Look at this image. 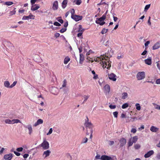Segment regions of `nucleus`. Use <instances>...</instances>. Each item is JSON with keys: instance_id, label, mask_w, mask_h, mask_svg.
<instances>
[{"instance_id": "a878e982", "label": "nucleus", "mask_w": 160, "mask_h": 160, "mask_svg": "<svg viewBox=\"0 0 160 160\" xmlns=\"http://www.w3.org/2000/svg\"><path fill=\"white\" fill-rule=\"evenodd\" d=\"M70 58L68 57H66L64 59V63L65 64H67L70 61Z\"/></svg>"}, {"instance_id": "5701e85b", "label": "nucleus", "mask_w": 160, "mask_h": 160, "mask_svg": "<svg viewBox=\"0 0 160 160\" xmlns=\"http://www.w3.org/2000/svg\"><path fill=\"white\" fill-rule=\"evenodd\" d=\"M106 18L105 14H103L101 17L99 18H97L96 19L98 20H97L98 21L102 22Z\"/></svg>"}, {"instance_id": "603ef678", "label": "nucleus", "mask_w": 160, "mask_h": 160, "mask_svg": "<svg viewBox=\"0 0 160 160\" xmlns=\"http://www.w3.org/2000/svg\"><path fill=\"white\" fill-rule=\"evenodd\" d=\"M137 130L136 128H132V129L131 132L133 133H135L136 132Z\"/></svg>"}, {"instance_id": "9d476101", "label": "nucleus", "mask_w": 160, "mask_h": 160, "mask_svg": "<svg viewBox=\"0 0 160 160\" xmlns=\"http://www.w3.org/2000/svg\"><path fill=\"white\" fill-rule=\"evenodd\" d=\"M119 142L120 147H122L126 144V140L124 138H122L119 140Z\"/></svg>"}, {"instance_id": "052dcab7", "label": "nucleus", "mask_w": 160, "mask_h": 160, "mask_svg": "<svg viewBox=\"0 0 160 160\" xmlns=\"http://www.w3.org/2000/svg\"><path fill=\"white\" fill-rule=\"evenodd\" d=\"M14 153L18 156H19L20 155V153L16 151H13Z\"/></svg>"}, {"instance_id": "864d4df0", "label": "nucleus", "mask_w": 160, "mask_h": 160, "mask_svg": "<svg viewBox=\"0 0 160 160\" xmlns=\"http://www.w3.org/2000/svg\"><path fill=\"white\" fill-rule=\"evenodd\" d=\"M53 24L55 26H59L61 25L60 23H59V22H55Z\"/></svg>"}, {"instance_id": "bb28decb", "label": "nucleus", "mask_w": 160, "mask_h": 160, "mask_svg": "<svg viewBox=\"0 0 160 160\" xmlns=\"http://www.w3.org/2000/svg\"><path fill=\"white\" fill-rule=\"evenodd\" d=\"M84 60V56L83 54H80V61L79 63H82Z\"/></svg>"}, {"instance_id": "7ed1b4c3", "label": "nucleus", "mask_w": 160, "mask_h": 160, "mask_svg": "<svg viewBox=\"0 0 160 160\" xmlns=\"http://www.w3.org/2000/svg\"><path fill=\"white\" fill-rule=\"evenodd\" d=\"M43 150H47L49 148V143L45 138H44L42 142L40 145Z\"/></svg>"}, {"instance_id": "de8ad7c7", "label": "nucleus", "mask_w": 160, "mask_h": 160, "mask_svg": "<svg viewBox=\"0 0 160 160\" xmlns=\"http://www.w3.org/2000/svg\"><path fill=\"white\" fill-rule=\"evenodd\" d=\"M78 48L79 49V52L81 53L82 52V44H81L80 46L78 47Z\"/></svg>"}, {"instance_id": "6ab92c4d", "label": "nucleus", "mask_w": 160, "mask_h": 160, "mask_svg": "<svg viewBox=\"0 0 160 160\" xmlns=\"http://www.w3.org/2000/svg\"><path fill=\"white\" fill-rule=\"evenodd\" d=\"M158 128L156 127H155L152 126H151L150 128V130L153 132H156L158 130Z\"/></svg>"}, {"instance_id": "bf43d9fd", "label": "nucleus", "mask_w": 160, "mask_h": 160, "mask_svg": "<svg viewBox=\"0 0 160 160\" xmlns=\"http://www.w3.org/2000/svg\"><path fill=\"white\" fill-rule=\"evenodd\" d=\"M103 4H107L108 5H108L105 2H102V1H101L99 3H98L97 5H98L99 6Z\"/></svg>"}, {"instance_id": "4468645a", "label": "nucleus", "mask_w": 160, "mask_h": 160, "mask_svg": "<svg viewBox=\"0 0 160 160\" xmlns=\"http://www.w3.org/2000/svg\"><path fill=\"white\" fill-rule=\"evenodd\" d=\"M51 153V152L49 150H48L44 151L43 154V156H45L44 158H45L48 157L50 154Z\"/></svg>"}, {"instance_id": "58836bf2", "label": "nucleus", "mask_w": 160, "mask_h": 160, "mask_svg": "<svg viewBox=\"0 0 160 160\" xmlns=\"http://www.w3.org/2000/svg\"><path fill=\"white\" fill-rule=\"evenodd\" d=\"M16 8H15L14 9H15ZM16 11L15 10H14L12 11H10V12L9 13V14L10 16H12L13 15H14L16 13Z\"/></svg>"}, {"instance_id": "dca6fc26", "label": "nucleus", "mask_w": 160, "mask_h": 160, "mask_svg": "<svg viewBox=\"0 0 160 160\" xmlns=\"http://www.w3.org/2000/svg\"><path fill=\"white\" fill-rule=\"evenodd\" d=\"M43 123V120L41 119H39L37 121V122L35 123L33 126L34 127H36L39 124H42Z\"/></svg>"}, {"instance_id": "f03ea898", "label": "nucleus", "mask_w": 160, "mask_h": 160, "mask_svg": "<svg viewBox=\"0 0 160 160\" xmlns=\"http://www.w3.org/2000/svg\"><path fill=\"white\" fill-rule=\"evenodd\" d=\"M87 120L86 121L84 124V125L86 127V128H88L91 129L90 130V138H92V135L93 130L92 128L93 127V124L91 122H88V118L87 117Z\"/></svg>"}, {"instance_id": "1a4fd4ad", "label": "nucleus", "mask_w": 160, "mask_h": 160, "mask_svg": "<svg viewBox=\"0 0 160 160\" xmlns=\"http://www.w3.org/2000/svg\"><path fill=\"white\" fill-rule=\"evenodd\" d=\"M34 17V16L33 15H32L31 14H30L28 16H23V17L22 18V19L23 20H28L29 19H34V18H32V17Z\"/></svg>"}, {"instance_id": "393cba45", "label": "nucleus", "mask_w": 160, "mask_h": 160, "mask_svg": "<svg viewBox=\"0 0 160 160\" xmlns=\"http://www.w3.org/2000/svg\"><path fill=\"white\" fill-rule=\"evenodd\" d=\"M128 96V94L127 93L124 92L122 94V99H125Z\"/></svg>"}, {"instance_id": "a19ab883", "label": "nucleus", "mask_w": 160, "mask_h": 160, "mask_svg": "<svg viewBox=\"0 0 160 160\" xmlns=\"http://www.w3.org/2000/svg\"><path fill=\"white\" fill-rule=\"evenodd\" d=\"M133 143L134 142L132 140V139H129L128 143V146H132Z\"/></svg>"}, {"instance_id": "69168bd1", "label": "nucleus", "mask_w": 160, "mask_h": 160, "mask_svg": "<svg viewBox=\"0 0 160 160\" xmlns=\"http://www.w3.org/2000/svg\"><path fill=\"white\" fill-rule=\"evenodd\" d=\"M144 128V126L143 125H142L141 126L138 128V130L139 131H141L142 129H143Z\"/></svg>"}, {"instance_id": "8fccbe9b", "label": "nucleus", "mask_w": 160, "mask_h": 160, "mask_svg": "<svg viewBox=\"0 0 160 160\" xmlns=\"http://www.w3.org/2000/svg\"><path fill=\"white\" fill-rule=\"evenodd\" d=\"M52 132V128H50L47 134V135H48L51 134Z\"/></svg>"}, {"instance_id": "680f3d73", "label": "nucleus", "mask_w": 160, "mask_h": 160, "mask_svg": "<svg viewBox=\"0 0 160 160\" xmlns=\"http://www.w3.org/2000/svg\"><path fill=\"white\" fill-rule=\"evenodd\" d=\"M109 144L110 146H112L114 144V142L112 141H109Z\"/></svg>"}, {"instance_id": "6e6d98bb", "label": "nucleus", "mask_w": 160, "mask_h": 160, "mask_svg": "<svg viewBox=\"0 0 160 160\" xmlns=\"http://www.w3.org/2000/svg\"><path fill=\"white\" fill-rule=\"evenodd\" d=\"M23 148L22 147H20L17 148L16 150L18 152H21L22 151Z\"/></svg>"}, {"instance_id": "e2e57ef3", "label": "nucleus", "mask_w": 160, "mask_h": 160, "mask_svg": "<svg viewBox=\"0 0 160 160\" xmlns=\"http://www.w3.org/2000/svg\"><path fill=\"white\" fill-rule=\"evenodd\" d=\"M37 0H31V4L33 5L34 4Z\"/></svg>"}, {"instance_id": "0eeeda50", "label": "nucleus", "mask_w": 160, "mask_h": 160, "mask_svg": "<svg viewBox=\"0 0 160 160\" xmlns=\"http://www.w3.org/2000/svg\"><path fill=\"white\" fill-rule=\"evenodd\" d=\"M116 76L113 73H111L108 74L109 79L113 81H115L116 80Z\"/></svg>"}, {"instance_id": "c85d7f7f", "label": "nucleus", "mask_w": 160, "mask_h": 160, "mask_svg": "<svg viewBox=\"0 0 160 160\" xmlns=\"http://www.w3.org/2000/svg\"><path fill=\"white\" fill-rule=\"evenodd\" d=\"M67 85V81L65 79L63 81V84L62 85V87H60V89L62 88L65 87Z\"/></svg>"}, {"instance_id": "774afa93", "label": "nucleus", "mask_w": 160, "mask_h": 160, "mask_svg": "<svg viewBox=\"0 0 160 160\" xmlns=\"http://www.w3.org/2000/svg\"><path fill=\"white\" fill-rule=\"evenodd\" d=\"M156 83L157 84H160V78L157 79L156 80Z\"/></svg>"}, {"instance_id": "9b49d317", "label": "nucleus", "mask_w": 160, "mask_h": 160, "mask_svg": "<svg viewBox=\"0 0 160 160\" xmlns=\"http://www.w3.org/2000/svg\"><path fill=\"white\" fill-rule=\"evenodd\" d=\"M12 157V153H9L5 155L4 156L5 159L6 160H11Z\"/></svg>"}, {"instance_id": "72a5a7b5", "label": "nucleus", "mask_w": 160, "mask_h": 160, "mask_svg": "<svg viewBox=\"0 0 160 160\" xmlns=\"http://www.w3.org/2000/svg\"><path fill=\"white\" fill-rule=\"evenodd\" d=\"M135 106L136 107V108L139 111L140 110L141 106L139 103H137L135 104Z\"/></svg>"}, {"instance_id": "423d86ee", "label": "nucleus", "mask_w": 160, "mask_h": 160, "mask_svg": "<svg viewBox=\"0 0 160 160\" xmlns=\"http://www.w3.org/2000/svg\"><path fill=\"white\" fill-rule=\"evenodd\" d=\"M71 18L74 20L76 22L82 19V17L81 16L74 15L73 16H71Z\"/></svg>"}, {"instance_id": "338daca9", "label": "nucleus", "mask_w": 160, "mask_h": 160, "mask_svg": "<svg viewBox=\"0 0 160 160\" xmlns=\"http://www.w3.org/2000/svg\"><path fill=\"white\" fill-rule=\"evenodd\" d=\"M68 25V21H67L64 24V26L65 28H67Z\"/></svg>"}, {"instance_id": "6e6552de", "label": "nucleus", "mask_w": 160, "mask_h": 160, "mask_svg": "<svg viewBox=\"0 0 160 160\" xmlns=\"http://www.w3.org/2000/svg\"><path fill=\"white\" fill-rule=\"evenodd\" d=\"M154 153V152L153 150H150L144 155V157L146 158H148L153 155Z\"/></svg>"}, {"instance_id": "473e14b6", "label": "nucleus", "mask_w": 160, "mask_h": 160, "mask_svg": "<svg viewBox=\"0 0 160 160\" xmlns=\"http://www.w3.org/2000/svg\"><path fill=\"white\" fill-rule=\"evenodd\" d=\"M128 107V103H126L123 104L122 106V109H125Z\"/></svg>"}, {"instance_id": "37998d69", "label": "nucleus", "mask_w": 160, "mask_h": 160, "mask_svg": "<svg viewBox=\"0 0 160 160\" xmlns=\"http://www.w3.org/2000/svg\"><path fill=\"white\" fill-rule=\"evenodd\" d=\"M88 139L87 138H84L81 142V143H86L88 141Z\"/></svg>"}, {"instance_id": "f257e3e1", "label": "nucleus", "mask_w": 160, "mask_h": 160, "mask_svg": "<svg viewBox=\"0 0 160 160\" xmlns=\"http://www.w3.org/2000/svg\"><path fill=\"white\" fill-rule=\"evenodd\" d=\"M101 61L100 63L102 65V67L103 68H106L108 69H109L111 67V62L110 61L108 57H101L100 58H99L98 59L96 58L94 59V61L96 62H98L99 60Z\"/></svg>"}, {"instance_id": "cd10ccee", "label": "nucleus", "mask_w": 160, "mask_h": 160, "mask_svg": "<svg viewBox=\"0 0 160 160\" xmlns=\"http://www.w3.org/2000/svg\"><path fill=\"white\" fill-rule=\"evenodd\" d=\"M4 86L7 88H10V83L9 81H6L4 82Z\"/></svg>"}, {"instance_id": "412c9836", "label": "nucleus", "mask_w": 160, "mask_h": 160, "mask_svg": "<svg viewBox=\"0 0 160 160\" xmlns=\"http://www.w3.org/2000/svg\"><path fill=\"white\" fill-rule=\"evenodd\" d=\"M68 0H63V1L62 3V7L63 8H65L67 4Z\"/></svg>"}, {"instance_id": "e433bc0d", "label": "nucleus", "mask_w": 160, "mask_h": 160, "mask_svg": "<svg viewBox=\"0 0 160 160\" xmlns=\"http://www.w3.org/2000/svg\"><path fill=\"white\" fill-rule=\"evenodd\" d=\"M108 31V29H105V28H103L102 29V30L101 32V33L102 34H105L106 33H107Z\"/></svg>"}, {"instance_id": "3c124183", "label": "nucleus", "mask_w": 160, "mask_h": 160, "mask_svg": "<svg viewBox=\"0 0 160 160\" xmlns=\"http://www.w3.org/2000/svg\"><path fill=\"white\" fill-rule=\"evenodd\" d=\"M61 17H58L57 18V20L58 22H59L61 23L62 24L63 23V20L62 19H59V18H61Z\"/></svg>"}, {"instance_id": "09e8293b", "label": "nucleus", "mask_w": 160, "mask_h": 160, "mask_svg": "<svg viewBox=\"0 0 160 160\" xmlns=\"http://www.w3.org/2000/svg\"><path fill=\"white\" fill-rule=\"evenodd\" d=\"M17 83V81H14L13 82V83L10 86V88H12L14 87L16 84Z\"/></svg>"}, {"instance_id": "20e7f679", "label": "nucleus", "mask_w": 160, "mask_h": 160, "mask_svg": "<svg viewBox=\"0 0 160 160\" xmlns=\"http://www.w3.org/2000/svg\"><path fill=\"white\" fill-rule=\"evenodd\" d=\"M138 80H140L145 78V73L144 72H138L136 75Z\"/></svg>"}, {"instance_id": "f8f14e48", "label": "nucleus", "mask_w": 160, "mask_h": 160, "mask_svg": "<svg viewBox=\"0 0 160 160\" xmlns=\"http://www.w3.org/2000/svg\"><path fill=\"white\" fill-rule=\"evenodd\" d=\"M58 8V2L57 1H56L53 2L52 8L54 10H57Z\"/></svg>"}, {"instance_id": "39448f33", "label": "nucleus", "mask_w": 160, "mask_h": 160, "mask_svg": "<svg viewBox=\"0 0 160 160\" xmlns=\"http://www.w3.org/2000/svg\"><path fill=\"white\" fill-rule=\"evenodd\" d=\"M113 156L110 157L106 155H102L101 157V160H114Z\"/></svg>"}, {"instance_id": "a18cd8bd", "label": "nucleus", "mask_w": 160, "mask_h": 160, "mask_svg": "<svg viewBox=\"0 0 160 160\" xmlns=\"http://www.w3.org/2000/svg\"><path fill=\"white\" fill-rule=\"evenodd\" d=\"M113 114L115 118H117L118 117V112L117 111L113 112Z\"/></svg>"}, {"instance_id": "13d9d810", "label": "nucleus", "mask_w": 160, "mask_h": 160, "mask_svg": "<svg viewBox=\"0 0 160 160\" xmlns=\"http://www.w3.org/2000/svg\"><path fill=\"white\" fill-rule=\"evenodd\" d=\"M153 105L154 106V108L155 109H158L159 106L158 105L156 104L155 103H153Z\"/></svg>"}, {"instance_id": "5fc2aeb1", "label": "nucleus", "mask_w": 160, "mask_h": 160, "mask_svg": "<svg viewBox=\"0 0 160 160\" xmlns=\"http://www.w3.org/2000/svg\"><path fill=\"white\" fill-rule=\"evenodd\" d=\"M67 30V29L66 28H62L60 30V32L61 33H63L65 32Z\"/></svg>"}, {"instance_id": "c03bdc74", "label": "nucleus", "mask_w": 160, "mask_h": 160, "mask_svg": "<svg viewBox=\"0 0 160 160\" xmlns=\"http://www.w3.org/2000/svg\"><path fill=\"white\" fill-rule=\"evenodd\" d=\"M150 4L147 5L144 8V11H146L150 8Z\"/></svg>"}, {"instance_id": "2eb2a0df", "label": "nucleus", "mask_w": 160, "mask_h": 160, "mask_svg": "<svg viewBox=\"0 0 160 160\" xmlns=\"http://www.w3.org/2000/svg\"><path fill=\"white\" fill-rule=\"evenodd\" d=\"M24 127L25 128L28 129L29 131V134L31 135L32 132V129L31 125H28L26 126H24Z\"/></svg>"}, {"instance_id": "ea45409f", "label": "nucleus", "mask_w": 160, "mask_h": 160, "mask_svg": "<svg viewBox=\"0 0 160 160\" xmlns=\"http://www.w3.org/2000/svg\"><path fill=\"white\" fill-rule=\"evenodd\" d=\"M82 32H79L77 34V36L80 38H82L83 37L82 35Z\"/></svg>"}, {"instance_id": "2f4dec72", "label": "nucleus", "mask_w": 160, "mask_h": 160, "mask_svg": "<svg viewBox=\"0 0 160 160\" xmlns=\"http://www.w3.org/2000/svg\"><path fill=\"white\" fill-rule=\"evenodd\" d=\"M73 2H75L77 5H79L81 4L82 1L81 0H74Z\"/></svg>"}, {"instance_id": "f704fd0d", "label": "nucleus", "mask_w": 160, "mask_h": 160, "mask_svg": "<svg viewBox=\"0 0 160 160\" xmlns=\"http://www.w3.org/2000/svg\"><path fill=\"white\" fill-rule=\"evenodd\" d=\"M4 122L6 123L9 124H12V120L9 119H6L5 120Z\"/></svg>"}, {"instance_id": "ddd939ff", "label": "nucleus", "mask_w": 160, "mask_h": 160, "mask_svg": "<svg viewBox=\"0 0 160 160\" xmlns=\"http://www.w3.org/2000/svg\"><path fill=\"white\" fill-rule=\"evenodd\" d=\"M105 92L106 93H109L110 91V87L108 84L104 86Z\"/></svg>"}, {"instance_id": "c9c22d12", "label": "nucleus", "mask_w": 160, "mask_h": 160, "mask_svg": "<svg viewBox=\"0 0 160 160\" xmlns=\"http://www.w3.org/2000/svg\"><path fill=\"white\" fill-rule=\"evenodd\" d=\"M95 22L96 23L99 24L101 26L104 25L105 23L104 22H101L98 21V20H96Z\"/></svg>"}, {"instance_id": "4be33fe9", "label": "nucleus", "mask_w": 160, "mask_h": 160, "mask_svg": "<svg viewBox=\"0 0 160 160\" xmlns=\"http://www.w3.org/2000/svg\"><path fill=\"white\" fill-rule=\"evenodd\" d=\"M83 97L84 98V100L82 102V104L84 103L85 102H86L87 100L88 99L89 97H90L89 95H84L83 96Z\"/></svg>"}, {"instance_id": "a211bd4d", "label": "nucleus", "mask_w": 160, "mask_h": 160, "mask_svg": "<svg viewBox=\"0 0 160 160\" xmlns=\"http://www.w3.org/2000/svg\"><path fill=\"white\" fill-rule=\"evenodd\" d=\"M145 63L148 65H150L152 63V58L149 57L147 59L144 60Z\"/></svg>"}, {"instance_id": "c756f323", "label": "nucleus", "mask_w": 160, "mask_h": 160, "mask_svg": "<svg viewBox=\"0 0 160 160\" xmlns=\"http://www.w3.org/2000/svg\"><path fill=\"white\" fill-rule=\"evenodd\" d=\"M13 4V3L11 1H8V2H5L4 4L5 5H6L9 6L11 5H12Z\"/></svg>"}, {"instance_id": "4c0bfd02", "label": "nucleus", "mask_w": 160, "mask_h": 160, "mask_svg": "<svg viewBox=\"0 0 160 160\" xmlns=\"http://www.w3.org/2000/svg\"><path fill=\"white\" fill-rule=\"evenodd\" d=\"M156 159V160H160V152L158 153L156 155L155 158V159Z\"/></svg>"}, {"instance_id": "0e129e2a", "label": "nucleus", "mask_w": 160, "mask_h": 160, "mask_svg": "<svg viewBox=\"0 0 160 160\" xmlns=\"http://www.w3.org/2000/svg\"><path fill=\"white\" fill-rule=\"evenodd\" d=\"M150 43V42L149 41H147L144 44L145 46L146 47L148 46L149 44Z\"/></svg>"}, {"instance_id": "b1692460", "label": "nucleus", "mask_w": 160, "mask_h": 160, "mask_svg": "<svg viewBox=\"0 0 160 160\" xmlns=\"http://www.w3.org/2000/svg\"><path fill=\"white\" fill-rule=\"evenodd\" d=\"M12 124H14V123H21V121L18 119H13L12 120Z\"/></svg>"}, {"instance_id": "aec40b11", "label": "nucleus", "mask_w": 160, "mask_h": 160, "mask_svg": "<svg viewBox=\"0 0 160 160\" xmlns=\"http://www.w3.org/2000/svg\"><path fill=\"white\" fill-rule=\"evenodd\" d=\"M40 8V6L37 4H35L33 6H32L31 9L32 11H35L37 10Z\"/></svg>"}, {"instance_id": "4d7b16f0", "label": "nucleus", "mask_w": 160, "mask_h": 160, "mask_svg": "<svg viewBox=\"0 0 160 160\" xmlns=\"http://www.w3.org/2000/svg\"><path fill=\"white\" fill-rule=\"evenodd\" d=\"M140 147V146L139 144H136L134 146V148L135 149H137L139 148Z\"/></svg>"}, {"instance_id": "f3484780", "label": "nucleus", "mask_w": 160, "mask_h": 160, "mask_svg": "<svg viewBox=\"0 0 160 160\" xmlns=\"http://www.w3.org/2000/svg\"><path fill=\"white\" fill-rule=\"evenodd\" d=\"M160 47V42H158L155 43L152 47L153 50L158 49Z\"/></svg>"}, {"instance_id": "79ce46f5", "label": "nucleus", "mask_w": 160, "mask_h": 160, "mask_svg": "<svg viewBox=\"0 0 160 160\" xmlns=\"http://www.w3.org/2000/svg\"><path fill=\"white\" fill-rule=\"evenodd\" d=\"M70 12L71 14V16H73L75 15L74 14L75 12L74 9H72L70 11Z\"/></svg>"}, {"instance_id": "7c9ffc66", "label": "nucleus", "mask_w": 160, "mask_h": 160, "mask_svg": "<svg viewBox=\"0 0 160 160\" xmlns=\"http://www.w3.org/2000/svg\"><path fill=\"white\" fill-rule=\"evenodd\" d=\"M138 139V136H136L133 137V138H132V140L133 142L135 143L137 141Z\"/></svg>"}, {"instance_id": "49530a36", "label": "nucleus", "mask_w": 160, "mask_h": 160, "mask_svg": "<svg viewBox=\"0 0 160 160\" xmlns=\"http://www.w3.org/2000/svg\"><path fill=\"white\" fill-rule=\"evenodd\" d=\"M109 107L111 109H113L116 108V105H112V104H110L109 106Z\"/></svg>"}]
</instances>
